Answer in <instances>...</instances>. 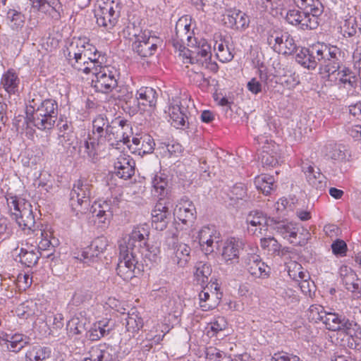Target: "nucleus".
<instances>
[{"mask_svg": "<svg viewBox=\"0 0 361 361\" xmlns=\"http://www.w3.org/2000/svg\"><path fill=\"white\" fill-rule=\"evenodd\" d=\"M197 238L202 250L206 255L214 251L220 240V233L214 226H203L198 232Z\"/></svg>", "mask_w": 361, "mask_h": 361, "instance_id": "18", "label": "nucleus"}, {"mask_svg": "<svg viewBox=\"0 0 361 361\" xmlns=\"http://www.w3.org/2000/svg\"><path fill=\"white\" fill-rule=\"evenodd\" d=\"M231 200L234 201L243 200L247 202L248 196L247 193V188L243 183H238L233 185L231 190Z\"/></svg>", "mask_w": 361, "mask_h": 361, "instance_id": "61", "label": "nucleus"}, {"mask_svg": "<svg viewBox=\"0 0 361 361\" xmlns=\"http://www.w3.org/2000/svg\"><path fill=\"white\" fill-rule=\"evenodd\" d=\"M149 231L144 226L135 227L131 233L119 241V257L117 274L124 281H129L141 274L142 265L139 263V247L145 244Z\"/></svg>", "mask_w": 361, "mask_h": 361, "instance_id": "3", "label": "nucleus"}, {"mask_svg": "<svg viewBox=\"0 0 361 361\" xmlns=\"http://www.w3.org/2000/svg\"><path fill=\"white\" fill-rule=\"evenodd\" d=\"M187 45L188 47L183 45V48L175 51L185 63H194V60L198 56L207 59L212 56L211 45L204 39L197 41L195 37V40H192V42H188Z\"/></svg>", "mask_w": 361, "mask_h": 361, "instance_id": "12", "label": "nucleus"}, {"mask_svg": "<svg viewBox=\"0 0 361 361\" xmlns=\"http://www.w3.org/2000/svg\"><path fill=\"white\" fill-rule=\"evenodd\" d=\"M274 290L276 294L281 297L287 303H296L299 301L296 292L286 285L276 286Z\"/></svg>", "mask_w": 361, "mask_h": 361, "instance_id": "53", "label": "nucleus"}, {"mask_svg": "<svg viewBox=\"0 0 361 361\" xmlns=\"http://www.w3.org/2000/svg\"><path fill=\"white\" fill-rule=\"evenodd\" d=\"M56 121L58 145L66 150L68 154L72 155L75 149L73 146L75 137L73 134L74 128L72 121L65 115H61Z\"/></svg>", "mask_w": 361, "mask_h": 361, "instance_id": "16", "label": "nucleus"}, {"mask_svg": "<svg viewBox=\"0 0 361 361\" xmlns=\"http://www.w3.org/2000/svg\"><path fill=\"white\" fill-rule=\"evenodd\" d=\"M28 343V338L21 334L2 333L0 344L11 352H19Z\"/></svg>", "mask_w": 361, "mask_h": 361, "instance_id": "28", "label": "nucleus"}, {"mask_svg": "<svg viewBox=\"0 0 361 361\" xmlns=\"http://www.w3.org/2000/svg\"><path fill=\"white\" fill-rule=\"evenodd\" d=\"M185 40L188 42H192V40H195L192 18L188 15L180 17L176 23L175 34L173 35L171 40L175 51L183 47Z\"/></svg>", "mask_w": 361, "mask_h": 361, "instance_id": "13", "label": "nucleus"}, {"mask_svg": "<svg viewBox=\"0 0 361 361\" xmlns=\"http://www.w3.org/2000/svg\"><path fill=\"white\" fill-rule=\"evenodd\" d=\"M114 349L106 343H100L90 348L88 356L82 361H115Z\"/></svg>", "mask_w": 361, "mask_h": 361, "instance_id": "27", "label": "nucleus"}, {"mask_svg": "<svg viewBox=\"0 0 361 361\" xmlns=\"http://www.w3.org/2000/svg\"><path fill=\"white\" fill-rule=\"evenodd\" d=\"M342 283L347 290L354 293L355 297L360 298L361 296V286L354 271L350 274V276L345 278Z\"/></svg>", "mask_w": 361, "mask_h": 361, "instance_id": "55", "label": "nucleus"}, {"mask_svg": "<svg viewBox=\"0 0 361 361\" xmlns=\"http://www.w3.org/2000/svg\"><path fill=\"white\" fill-rule=\"evenodd\" d=\"M326 312L327 311H325L322 305H312L308 309V319L315 323H318L319 322H324V314H326Z\"/></svg>", "mask_w": 361, "mask_h": 361, "instance_id": "59", "label": "nucleus"}, {"mask_svg": "<svg viewBox=\"0 0 361 361\" xmlns=\"http://www.w3.org/2000/svg\"><path fill=\"white\" fill-rule=\"evenodd\" d=\"M92 71V85L97 92L107 94L117 87L118 73L114 67L100 66Z\"/></svg>", "mask_w": 361, "mask_h": 361, "instance_id": "7", "label": "nucleus"}, {"mask_svg": "<svg viewBox=\"0 0 361 361\" xmlns=\"http://www.w3.org/2000/svg\"><path fill=\"white\" fill-rule=\"evenodd\" d=\"M302 171L306 175V178L310 185L317 190H322L326 188V177L315 169L312 165L303 166Z\"/></svg>", "mask_w": 361, "mask_h": 361, "instance_id": "35", "label": "nucleus"}, {"mask_svg": "<svg viewBox=\"0 0 361 361\" xmlns=\"http://www.w3.org/2000/svg\"><path fill=\"white\" fill-rule=\"evenodd\" d=\"M91 186L86 180H78L73 184L70 193V204L76 212L85 213L90 204Z\"/></svg>", "mask_w": 361, "mask_h": 361, "instance_id": "9", "label": "nucleus"}, {"mask_svg": "<svg viewBox=\"0 0 361 361\" xmlns=\"http://www.w3.org/2000/svg\"><path fill=\"white\" fill-rule=\"evenodd\" d=\"M160 43L159 38L149 35V32H143L137 36L133 44V50L142 58L149 57L154 54Z\"/></svg>", "mask_w": 361, "mask_h": 361, "instance_id": "17", "label": "nucleus"}, {"mask_svg": "<svg viewBox=\"0 0 361 361\" xmlns=\"http://www.w3.org/2000/svg\"><path fill=\"white\" fill-rule=\"evenodd\" d=\"M212 272V269L210 264L204 262H197L195 266V280L203 287L207 283L209 276Z\"/></svg>", "mask_w": 361, "mask_h": 361, "instance_id": "47", "label": "nucleus"}, {"mask_svg": "<svg viewBox=\"0 0 361 361\" xmlns=\"http://www.w3.org/2000/svg\"><path fill=\"white\" fill-rule=\"evenodd\" d=\"M7 204L10 208L11 215L14 216L18 226L23 231L29 233L35 230V216L32 206L29 202L19 200L17 197H10L7 198Z\"/></svg>", "mask_w": 361, "mask_h": 361, "instance_id": "5", "label": "nucleus"}, {"mask_svg": "<svg viewBox=\"0 0 361 361\" xmlns=\"http://www.w3.org/2000/svg\"><path fill=\"white\" fill-rule=\"evenodd\" d=\"M170 216L171 212L166 204L161 201L157 202L152 212V224L155 229L163 231L166 228Z\"/></svg>", "mask_w": 361, "mask_h": 361, "instance_id": "30", "label": "nucleus"}, {"mask_svg": "<svg viewBox=\"0 0 361 361\" xmlns=\"http://www.w3.org/2000/svg\"><path fill=\"white\" fill-rule=\"evenodd\" d=\"M243 246L244 243L240 238H229L226 239L222 247V257L227 264L237 262Z\"/></svg>", "mask_w": 361, "mask_h": 361, "instance_id": "25", "label": "nucleus"}, {"mask_svg": "<svg viewBox=\"0 0 361 361\" xmlns=\"http://www.w3.org/2000/svg\"><path fill=\"white\" fill-rule=\"evenodd\" d=\"M275 230L283 238L288 239L291 243H298L296 238L299 228L296 224L292 222H279L275 226Z\"/></svg>", "mask_w": 361, "mask_h": 361, "instance_id": "41", "label": "nucleus"}, {"mask_svg": "<svg viewBox=\"0 0 361 361\" xmlns=\"http://www.w3.org/2000/svg\"><path fill=\"white\" fill-rule=\"evenodd\" d=\"M121 5L119 0H106L95 11L97 25L105 31L112 30L120 17Z\"/></svg>", "mask_w": 361, "mask_h": 361, "instance_id": "6", "label": "nucleus"}, {"mask_svg": "<svg viewBox=\"0 0 361 361\" xmlns=\"http://www.w3.org/2000/svg\"><path fill=\"white\" fill-rule=\"evenodd\" d=\"M110 130L106 141L116 149H121L122 146L129 147L130 138L133 135L131 124L126 120L116 118L111 121Z\"/></svg>", "mask_w": 361, "mask_h": 361, "instance_id": "8", "label": "nucleus"}, {"mask_svg": "<svg viewBox=\"0 0 361 361\" xmlns=\"http://www.w3.org/2000/svg\"><path fill=\"white\" fill-rule=\"evenodd\" d=\"M110 125L107 117L104 114L97 115L92 121V133L98 140L106 141Z\"/></svg>", "mask_w": 361, "mask_h": 361, "instance_id": "34", "label": "nucleus"}, {"mask_svg": "<svg viewBox=\"0 0 361 361\" xmlns=\"http://www.w3.org/2000/svg\"><path fill=\"white\" fill-rule=\"evenodd\" d=\"M345 334V338L343 341L346 342V345L351 349H361V332L358 331L357 325L350 326V329L343 331Z\"/></svg>", "mask_w": 361, "mask_h": 361, "instance_id": "48", "label": "nucleus"}, {"mask_svg": "<svg viewBox=\"0 0 361 361\" xmlns=\"http://www.w3.org/2000/svg\"><path fill=\"white\" fill-rule=\"evenodd\" d=\"M214 39L215 41L214 50L216 51L217 59L223 63L231 61L233 55L225 40L222 39L221 35L220 34H215Z\"/></svg>", "mask_w": 361, "mask_h": 361, "instance_id": "38", "label": "nucleus"}, {"mask_svg": "<svg viewBox=\"0 0 361 361\" xmlns=\"http://www.w3.org/2000/svg\"><path fill=\"white\" fill-rule=\"evenodd\" d=\"M50 348L41 345L31 346L25 354L26 361H43L51 357Z\"/></svg>", "mask_w": 361, "mask_h": 361, "instance_id": "42", "label": "nucleus"}, {"mask_svg": "<svg viewBox=\"0 0 361 361\" xmlns=\"http://www.w3.org/2000/svg\"><path fill=\"white\" fill-rule=\"evenodd\" d=\"M30 1L34 8L44 13L51 8L56 13L58 18L61 17V13L63 12V6L59 0H30Z\"/></svg>", "mask_w": 361, "mask_h": 361, "instance_id": "44", "label": "nucleus"}, {"mask_svg": "<svg viewBox=\"0 0 361 361\" xmlns=\"http://www.w3.org/2000/svg\"><path fill=\"white\" fill-rule=\"evenodd\" d=\"M336 73L339 75V78H336L335 84L339 88H345L350 91L357 87V78L349 68L344 67L341 71L339 69L334 75Z\"/></svg>", "mask_w": 361, "mask_h": 361, "instance_id": "37", "label": "nucleus"}, {"mask_svg": "<svg viewBox=\"0 0 361 361\" xmlns=\"http://www.w3.org/2000/svg\"><path fill=\"white\" fill-rule=\"evenodd\" d=\"M40 257V253L37 247L26 245V247H22L18 254L17 257L19 258V262L27 267H32L35 266Z\"/></svg>", "mask_w": 361, "mask_h": 361, "instance_id": "36", "label": "nucleus"}, {"mask_svg": "<svg viewBox=\"0 0 361 361\" xmlns=\"http://www.w3.org/2000/svg\"><path fill=\"white\" fill-rule=\"evenodd\" d=\"M155 142L149 134L136 135L132 139V145L129 144V149L139 156L151 154L154 149Z\"/></svg>", "mask_w": 361, "mask_h": 361, "instance_id": "23", "label": "nucleus"}, {"mask_svg": "<svg viewBox=\"0 0 361 361\" xmlns=\"http://www.w3.org/2000/svg\"><path fill=\"white\" fill-rule=\"evenodd\" d=\"M41 237L42 239L39 243L38 250H47L50 247H54L59 245V240L52 236V233L50 231H41Z\"/></svg>", "mask_w": 361, "mask_h": 361, "instance_id": "57", "label": "nucleus"}, {"mask_svg": "<svg viewBox=\"0 0 361 361\" xmlns=\"http://www.w3.org/2000/svg\"><path fill=\"white\" fill-rule=\"evenodd\" d=\"M343 52L336 46L317 43L310 48H301L296 54L295 61L308 70H314L320 61L319 73L332 81V76L341 68Z\"/></svg>", "mask_w": 361, "mask_h": 361, "instance_id": "2", "label": "nucleus"}, {"mask_svg": "<svg viewBox=\"0 0 361 361\" xmlns=\"http://www.w3.org/2000/svg\"><path fill=\"white\" fill-rule=\"evenodd\" d=\"M267 43L271 49L283 55H289L296 49V44L293 37L281 30H274L267 36Z\"/></svg>", "mask_w": 361, "mask_h": 361, "instance_id": "14", "label": "nucleus"}, {"mask_svg": "<svg viewBox=\"0 0 361 361\" xmlns=\"http://www.w3.org/2000/svg\"><path fill=\"white\" fill-rule=\"evenodd\" d=\"M224 20L228 27L237 30L245 29L250 23L248 16L241 11L236 9L228 11Z\"/></svg>", "mask_w": 361, "mask_h": 361, "instance_id": "33", "label": "nucleus"}, {"mask_svg": "<svg viewBox=\"0 0 361 361\" xmlns=\"http://www.w3.org/2000/svg\"><path fill=\"white\" fill-rule=\"evenodd\" d=\"M67 330L69 336L80 335L86 331L85 322L78 317H73L68 321Z\"/></svg>", "mask_w": 361, "mask_h": 361, "instance_id": "56", "label": "nucleus"}, {"mask_svg": "<svg viewBox=\"0 0 361 361\" xmlns=\"http://www.w3.org/2000/svg\"><path fill=\"white\" fill-rule=\"evenodd\" d=\"M168 113L169 121L177 129H183L188 126L187 109L183 106L179 97L172 98Z\"/></svg>", "mask_w": 361, "mask_h": 361, "instance_id": "19", "label": "nucleus"}, {"mask_svg": "<svg viewBox=\"0 0 361 361\" xmlns=\"http://www.w3.org/2000/svg\"><path fill=\"white\" fill-rule=\"evenodd\" d=\"M205 356L208 361H233L225 353L212 346L206 348Z\"/></svg>", "mask_w": 361, "mask_h": 361, "instance_id": "60", "label": "nucleus"}, {"mask_svg": "<svg viewBox=\"0 0 361 361\" xmlns=\"http://www.w3.org/2000/svg\"><path fill=\"white\" fill-rule=\"evenodd\" d=\"M324 317L323 324L328 330L331 331H343L350 329V326H356V323L353 321H350L344 315L335 312H326Z\"/></svg>", "mask_w": 361, "mask_h": 361, "instance_id": "22", "label": "nucleus"}, {"mask_svg": "<svg viewBox=\"0 0 361 361\" xmlns=\"http://www.w3.org/2000/svg\"><path fill=\"white\" fill-rule=\"evenodd\" d=\"M22 310L20 314L25 318L35 316L37 319L45 322L49 329H61L63 326V316L61 313L49 312L44 317L41 314L42 310H39L37 304L33 301L27 302L21 305V307L18 308V311Z\"/></svg>", "mask_w": 361, "mask_h": 361, "instance_id": "10", "label": "nucleus"}, {"mask_svg": "<svg viewBox=\"0 0 361 361\" xmlns=\"http://www.w3.org/2000/svg\"><path fill=\"white\" fill-rule=\"evenodd\" d=\"M136 100L138 106L143 111L147 107L154 109L157 105V93L152 87H142L136 92Z\"/></svg>", "mask_w": 361, "mask_h": 361, "instance_id": "31", "label": "nucleus"}, {"mask_svg": "<svg viewBox=\"0 0 361 361\" xmlns=\"http://www.w3.org/2000/svg\"><path fill=\"white\" fill-rule=\"evenodd\" d=\"M84 53L83 59L84 67L90 66V71L102 66L104 61V56L97 51V48L90 43L87 39V44Z\"/></svg>", "mask_w": 361, "mask_h": 361, "instance_id": "32", "label": "nucleus"}, {"mask_svg": "<svg viewBox=\"0 0 361 361\" xmlns=\"http://www.w3.org/2000/svg\"><path fill=\"white\" fill-rule=\"evenodd\" d=\"M199 293L200 306L203 311L214 309L219 302L221 297L217 292V284L212 283L202 287Z\"/></svg>", "mask_w": 361, "mask_h": 361, "instance_id": "24", "label": "nucleus"}, {"mask_svg": "<svg viewBox=\"0 0 361 361\" xmlns=\"http://www.w3.org/2000/svg\"><path fill=\"white\" fill-rule=\"evenodd\" d=\"M111 328L109 326V321L107 319L99 320L91 326L87 333V337L92 341H98L101 338L108 335Z\"/></svg>", "mask_w": 361, "mask_h": 361, "instance_id": "39", "label": "nucleus"}, {"mask_svg": "<svg viewBox=\"0 0 361 361\" xmlns=\"http://www.w3.org/2000/svg\"><path fill=\"white\" fill-rule=\"evenodd\" d=\"M152 192L154 196L160 199L165 197L168 193V180L163 173H157L152 178Z\"/></svg>", "mask_w": 361, "mask_h": 361, "instance_id": "43", "label": "nucleus"}, {"mask_svg": "<svg viewBox=\"0 0 361 361\" xmlns=\"http://www.w3.org/2000/svg\"><path fill=\"white\" fill-rule=\"evenodd\" d=\"M245 268L253 277L267 279L271 273V268L262 261L259 255L247 254L245 259Z\"/></svg>", "mask_w": 361, "mask_h": 361, "instance_id": "21", "label": "nucleus"}, {"mask_svg": "<svg viewBox=\"0 0 361 361\" xmlns=\"http://www.w3.org/2000/svg\"><path fill=\"white\" fill-rule=\"evenodd\" d=\"M7 19L11 23V26L13 29L21 27L25 21L24 15L15 9H9L8 11Z\"/></svg>", "mask_w": 361, "mask_h": 361, "instance_id": "62", "label": "nucleus"}, {"mask_svg": "<svg viewBox=\"0 0 361 361\" xmlns=\"http://www.w3.org/2000/svg\"><path fill=\"white\" fill-rule=\"evenodd\" d=\"M87 44V38H73L64 50L66 59L74 69L85 73L90 72V67H84L83 53Z\"/></svg>", "mask_w": 361, "mask_h": 361, "instance_id": "11", "label": "nucleus"}, {"mask_svg": "<svg viewBox=\"0 0 361 361\" xmlns=\"http://www.w3.org/2000/svg\"><path fill=\"white\" fill-rule=\"evenodd\" d=\"M96 138L90 137L89 135L82 142L80 143L79 147V153L83 157L93 159L97 154L98 143Z\"/></svg>", "mask_w": 361, "mask_h": 361, "instance_id": "49", "label": "nucleus"}, {"mask_svg": "<svg viewBox=\"0 0 361 361\" xmlns=\"http://www.w3.org/2000/svg\"><path fill=\"white\" fill-rule=\"evenodd\" d=\"M343 52L336 46L317 43L310 48H301L296 54L295 61L308 70H314L320 61L319 73L332 81V76L341 68Z\"/></svg>", "mask_w": 361, "mask_h": 361, "instance_id": "1", "label": "nucleus"}, {"mask_svg": "<svg viewBox=\"0 0 361 361\" xmlns=\"http://www.w3.org/2000/svg\"><path fill=\"white\" fill-rule=\"evenodd\" d=\"M114 169L118 177L125 180L130 178L135 173V161L128 154H120L114 162Z\"/></svg>", "mask_w": 361, "mask_h": 361, "instance_id": "29", "label": "nucleus"}, {"mask_svg": "<svg viewBox=\"0 0 361 361\" xmlns=\"http://www.w3.org/2000/svg\"><path fill=\"white\" fill-rule=\"evenodd\" d=\"M305 14L316 18L319 21V17L324 11V7L319 0H307L303 4V7L300 8Z\"/></svg>", "mask_w": 361, "mask_h": 361, "instance_id": "50", "label": "nucleus"}, {"mask_svg": "<svg viewBox=\"0 0 361 361\" xmlns=\"http://www.w3.org/2000/svg\"><path fill=\"white\" fill-rule=\"evenodd\" d=\"M246 221L248 226H262L260 230H264L265 224H267V217L260 212H250Z\"/></svg>", "mask_w": 361, "mask_h": 361, "instance_id": "58", "label": "nucleus"}, {"mask_svg": "<svg viewBox=\"0 0 361 361\" xmlns=\"http://www.w3.org/2000/svg\"><path fill=\"white\" fill-rule=\"evenodd\" d=\"M252 1L259 12L271 13L280 6L281 0H252Z\"/></svg>", "mask_w": 361, "mask_h": 361, "instance_id": "54", "label": "nucleus"}, {"mask_svg": "<svg viewBox=\"0 0 361 361\" xmlns=\"http://www.w3.org/2000/svg\"><path fill=\"white\" fill-rule=\"evenodd\" d=\"M274 184V177L268 174H261L255 178L256 188L266 195L273 190Z\"/></svg>", "mask_w": 361, "mask_h": 361, "instance_id": "51", "label": "nucleus"}, {"mask_svg": "<svg viewBox=\"0 0 361 361\" xmlns=\"http://www.w3.org/2000/svg\"><path fill=\"white\" fill-rule=\"evenodd\" d=\"M271 361H303L300 357L293 353L285 351L275 353L272 355Z\"/></svg>", "mask_w": 361, "mask_h": 361, "instance_id": "64", "label": "nucleus"}, {"mask_svg": "<svg viewBox=\"0 0 361 361\" xmlns=\"http://www.w3.org/2000/svg\"><path fill=\"white\" fill-rule=\"evenodd\" d=\"M278 147L271 142H267L262 147V151L260 154L262 164L267 166H274L278 164Z\"/></svg>", "mask_w": 361, "mask_h": 361, "instance_id": "40", "label": "nucleus"}, {"mask_svg": "<svg viewBox=\"0 0 361 361\" xmlns=\"http://www.w3.org/2000/svg\"><path fill=\"white\" fill-rule=\"evenodd\" d=\"M125 320L126 329L129 332H137L143 326V319L136 310L129 312Z\"/></svg>", "mask_w": 361, "mask_h": 361, "instance_id": "52", "label": "nucleus"}, {"mask_svg": "<svg viewBox=\"0 0 361 361\" xmlns=\"http://www.w3.org/2000/svg\"><path fill=\"white\" fill-rule=\"evenodd\" d=\"M59 105L55 99H44L37 92L29 94L25 109L28 125H32L40 130H51L57 121Z\"/></svg>", "mask_w": 361, "mask_h": 361, "instance_id": "4", "label": "nucleus"}, {"mask_svg": "<svg viewBox=\"0 0 361 361\" xmlns=\"http://www.w3.org/2000/svg\"><path fill=\"white\" fill-rule=\"evenodd\" d=\"M190 247L185 243H178L173 247L172 259L179 267H185L190 259Z\"/></svg>", "mask_w": 361, "mask_h": 361, "instance_id": "45", "label": "nucleus"}, {"mask_svg": "<svg viewBox=\"0 0 361 361\" xmlns=\"http://www.w3.org/2000/svg\"><path fill=\"white\" fill-rule=\"evenodd\" d=\"M286 20L289 24L299 26L302 30H314L319 25V21L316 18L305 14L303 11L299 8L288 10Z\"/></svg>", "mask_w": 361, "mask_h": 361, "instance_id": "20", "label": "nucleus"}, {"mask_svg": "<svg viewBox=\"0 0 361 361\" xmlns=\"http://www.w3.org/2000/svg\"><path fill=\"white\" fill-rule=\"evenodd\" d=\"M116 198L99 200L92 206V213L94 221L102 228H107L113 216L114 207L117 205Z\"/></svg>", "mask_w": 361, "mask_h": 361, "instance_id": "15", "label": "nucleus"}, {"mask_svg": "<svg viewBox=\"0 0 361 361\" xmlns=\"http://www.w3.org/2000/svg\"><path fill=\"white\" fill-rule=\"evenodd\" d=\"M276 212L279 215L286 216L288 212H292L294 209L293 202H290L286 198L279 199L274 205Z\"/></svg>", "mask_w": 361, "mask_h": 361, "instance_id": "63", "label": "nucleus"}, {"mask_svg": "<svg viewBox=\"0 0 361 361\" xmlns=\"http://www.w3.org/2000/svg\"><path fill=\"white\" fill-rule=\"evenodd\" d=\"M173 214L178 221L186 226L192 225L196 219L195 207L188 200L182 199L176 205Z\"/></svg>", "mask_w": 361, "mask_h": 361, "instance_id": "26", "label": "nucleus"}, {"mask_svg": "<svg viewBox=\"0 0 361 361\" xmlns=\"http://www.w3.org/2000/svg\"><path fill=\"white\" fill-rule=\"evenodd\" d=\"M19 83L20 79L13 70L6 72L1 80V84L8 94H15L18 91Z\"/></svg>", "mask_w": 361, "mask_h": 361, "instance_id": "46", "label": "nucleus"}]
</instances>
